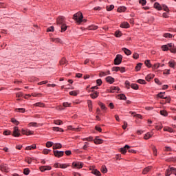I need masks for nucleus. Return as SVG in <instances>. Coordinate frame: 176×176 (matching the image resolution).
Here are the masks:
<instances>
[{"label":"nucleus","mask_w":176,"mask_h":176,"mask_svg":"<svg viewBox=\"0 0 176 176\" xmlns=\"http://www.w3.org/2000/svg\"><path fill=\"white\" fill-rule=\"evenodd\" d=\"M25 162L28 163V164H31L32 163V159L30 157L25 158Z\"/></svg>","instance_id":"6e6d98bb"},{"label":"nucleus","mask_w":176,"mask_h":176,"mask_svg":"<svg viewBox=\"0 0 176 176\" xmlns=\"http://www.w3.org/2000/svg\"><path fill=\"white\" fill-rule=\"evenodd\" d=\"M111 93H115V91H119L120 89L118 87H111Z\"/></svg>","instance_id":"f3484780"},{"label":"nucleus","mask_w":176,"mask_h":176,"mask_svg":"<svg viewBox=\"0 0 176 176\" xmlns=\"http://www.w3.org/2000/svg\"><path fill=\"white\" fill-rule=\"evenodd\" d=\"M152 135H153L148 132L144 135V140H149V138H151V137H152Z\"/></svg>","instance_id":"a878e982"},{"label":"nucleus","mask_w":176,"mask_h":176,"mask_svg":"<svg viewBox=\"0 0 176 176\" xmlns=\"http://www.w3.org/2000/svg\"><path fill=\"white\" fill-rule=\"evenodd\" d=\"M82 141H93V137L90 136L89 138H83Z\"/></svg>","instance_id":"13d9d810"},{"label":"nucleus","mask_w":176,"mask_h":176,"mask_svg":"<svg viewBox=\"0 0 176 176\" xmlns=\"http://www.w3.org/2000/svg\"><path fill=\"white\" fill-rule=\"evenodd\" d=\"M115 8V6L113 5H110L107 6V10L108 12H111V10H113V8Z\"/></svg>","instance_id":"e433bc0d"},{"label":"nucleus","mask_w":176,"mask_h":176,"mask_svg":"<svg viewBox=\"0 0 176 176\" xmlns=\"http://www.w3.org/2000/svg\"><path fill=\"white\" fill-rule=\"evenodd\" d=\"M94 142V144H102V142H104V140L100 139V138L98 136H97V137H96Z\"/></svg>","instance_id":"9b49d317"},{"label":"nucleus","mask_w":176,"mask_h":176,"mask_svg":"<svg viewBox=\"0 0 176 176\" xmlns=\"http://www.w3.org/2000/svg\"><path fill=\"white\" fill-rule=\"evenodd\" d=\"M162 9L165 11V12H169L170 10H168V7H167V6L166 5H163L162 6Z\"/></svg>","instance_id":"680f3d73"},{"label":"nucleus","mask_w":176,"mask_h":176,"mask_svg":"<svg viewBox=\"0 0 176 176\" xmlns=\"http://www.w3.org/2000/svg\"><path fill=\"white\" fill-rule=\"evenodd\" d=\"M101 172L103 174H106V173H108V169H107V166H105L104 165H102L101 168Z\"/></svg>","instance_id":"b1692460"},{"label":"nucleus","mask_w":176,"mask_h":176,"mask_svg":"<svg viewBox=\"0 0 176 176\" xmlns=\"http://www.w3.org/2000/svg\"><path fill=\"white\" fill-rule=\"evenodd\" d=\"M169 64V67H170V68H174V67H175V61L174 60H170L168 62Z\"/></svg>","instance_id":"c756f323"},{"label":"nucleus","mask_w":176,"mask_h":176,"mask_svg":"<svg viewBox=\"0 0 176 176\" xmlns=\"http://www.w3.org/2000/svg\"><path fill=\"white\" fill-rule=\"evenodd\" d=\"M60 28H61V32H64L65 31H67V25H65V23H63V25H61Z\"/></svg>","instance_id":"7c9ffc66"},{"label":"nucleus","mask_w":176,"mask_h":176,"mask_svg":"<svg viewBox=\"0 0 176 176\" xmlns=\"http://www.w3.org/2000/svg\"><path fill=\"white\" fill-rule=\"evenodd\" d=\"M29 126L30 127H36L38 126V124L36 122H30L29 123Z\"/></svg>","instance_id":"603ef678"},{"label":"nucleus","mask_w":176,"mask_h":176,"mask_svg":"<svg viewBox=\"0 0 176 176\" xmlns=\"http://www.w3.org/2000/svg\"><path fill=\"white\" fill-rule=\"evenodd\" d=\"M96 83L98 86H101V85H102V80L101 79H98L96 80Z\"/></svg>","instance_id":"0e129e2a"},{"label":"nucleus","mask_w":176,"mask_h":176,"mask_svg":"<svg viewBox=\"0 0 176 176\" xmlns=\"http://www.w3.org/2000/svg\"><path fill=\"white\" fill-rule=\"evenodd\" d=\"M54 31V28L51 26L47 29V32H53Z\"/></svg>","instance_id":"5fc2aeb1"},{"label":"nucleus","mask_w":176,"mask_h":176,"mask_svg":"<svg viewBox=\"0 0 176 176\" xmlns=\"http://www.w3.org/2000/svg\"><path fill=\"white\" fill-rule=\"evenodd\" d=\"M131 87L134 90H138V85L137 84H132Z\"/></svg>","instance_id":"8fccbe9b"},{"label":"nucleus","mask_w":176,"mask_h":176,"mask_svg":"<svg viewBox=\"0 0 176 176\" xmlns=\"http://www.w3.org/2000/svg\"><path fill=\"white\" fill-rule=\"evenodd\" d=\"M34 107H40L41 108H43V107H45V104L42 102H37L36 104H34Z\"/></svg>","instance_id":"58836bf2"},{"label":"nucleus","mask_w":176,"mask_h":176,"mask_svg":"<svg viewBox=\"0 0 176 176\" xmlns=\"http://www.w3.org/2000/svg\"><path fill=\"white\" fill-rule=\"evenodd\" d=\"M138 83H140V85H146V81H145V80L139 79L138 80Z\"/></svg>","instance_id":"c03bdc74"},{"label":"nucleus","mask_w":176,"mask_h":176,"mask_svg":"<svg viewBox=\"0 0 176 176\" xmlns=\"http://www.w3.org/2000/svg\"><path fill=\"white\" fill-rule=\"evenodd\" d=\"M54 124H58V126L63 124V122L60 120H54Z\"/></svg>","instance_id":"f704fd0d"},{"label":"nucleus","mask_w":176,"mask_h":176,"mask_svg":"<svg viewBox=\"0 0 176 176\" xmlns=\"http://www.w3.org/2000/svg\"><path fill=\"white\" fill-rule=\"evenodd\" d=\"M59 167L60 168H67L68 167V165H67L65 164H60Z\"/></svg>","instance_id":"4d7b16f0"},{"label":"nucleus","mask_w":176,"mask_h":176,"mask_svg":"<svg viewBox=\"0 0 176 176\" xmlns=\"http://www.w3.org/2000/svg\"><path fill=\"white\" fill-rule=\"evenodd\" d=\"M122 52H124V54H126V56H130V54H131V51L125 47L122 48Z\"/></svg>","instance_id":"6ab92c4d"},{"label":"nucleus","mask_w":176,"mask_h":176,"mask_svg":"<svg viewBox=\"0 0 176 176\" xmlns=\"http://www.w3.org/2000/svg\"><path fill=\"white\" fill-rule=\"evenodd\" d=\"M83 167V163L82 162H73L72 163V168H82Z\"/></svg>","instance_id":"7ed1b4c3"},{"label":"nucleus","mask_w":176,"mask_h":176,"mask_svg":"<svg viewBox=\"0 0 176 176\" xmlns=\"http://www.w3.org/2000/svg\"><path fill=\"white\" fill-rule=\"evenodd\" d=\"M47 148H51V146H53V142H47L46 143Z\"/></svg>","instance_id":"bf43d9fd"},{"label":"nucleus","mask_w":176,"mask_h":176,"mask_svg":"<svg viewBox=\"0 0 176 176\" xmlns=\"http://www.w3.org/2000/svg\"><path fill=\"white\" fill-rule=\"evenodd\" d=\"M160 114L162 116H167L168 115V113H167V111H164V110H162L160 111Z\"/></svg>","instance_id":"de8ad7c7"},{"label":"nucleus","mask_w":176,"mask_h":176,"mask_svg":"<svg viewBox=\"0 0 176 176\" xmlns=\"http://www.w3.org/2000/svg\"><path fill=\"white\" fill-rule=\"evenodd\" d=\"M88 107L90 111H93V102L91 100H88Z\"/></svg>","instance_id":"393cba45"},{"label":"nucleus","mask_w":176,"mask_h":176,"mask_svg":"<svg viewBox=\"0 0 176 176\" xmlns=\"http://www.w3.org/2000/svg\"><path fill=\"white\" fill-rule=\"evenodd\" d=\"M78 93H79V91H72L69 92V94H70V96H78Z\"/></svg>","instance_id":"79ce46f5"},{"label":"nucleus","mask_w":176,"mask_h":176,"mask_svg":"<svg viewBox=\"0 0 176 176\" xmlns=\"http://www.w3.org/2000/svg\"><path fill=\"white\" fill-rule=\"evenodd\" d=\"M125 85H126V87H127L128 89H130V82H129V80L125 81Z\"/></svg>","instance_id":"774afa93"},{"label":"nucleus","mask_w":176,"mask_h":176,"mask_svg":"<svg viewBox=\"0 0 176 176\" xmlns=\"http://www.w3.org/2000/svg\"><path fill=\"white\" fill-rule=\"evenodd\" d=\"M120 67H113L112 68V71H115L116 72H118V71H120Z\"/></svg>","instance_id":"338daca9"},{"label":"nucleus","mask_w":176,"mask_h":176,"mask_svg":"<svg viewBox=\"0 0 176 176\" xmlns=\"http://www.w3.org/2000/svg\"><path fill=\"white\" fill-rule=\"evenodd\" d=\"M173 173V171L171 170V168L166 170V173H165V175L166 176H170L171 175V173Z\"/></svg>","instance_id":"a19ab883"},{"label":"nucleus","mask_w":176,"mask_h":176,"mask_svg":"<svg viewBox=\"0 0 176 176\" xmlns=\"http://www.w3.org/2000/svg\"><path fill=\"white\" fill-rule=\"evenodd\" d=\"M164 36L165 38H173V34H170V33H165L164 34Z\"/></svg>","instance_id":"864d4df0"},{"label":"nucleus","mask_w":176,"mask_h":176,"mask_svg":"<svg viewBox=\"0 0 176 176\" xmlns=\"http://www.w3.org/2000/svg\"><path fill=\"white\" fill-rule=\"evenodd\" d=\"M1 170L3 173H9V167L6 164L1 165Z\"/></svg>","instance_id":"1a4fd4ad"},{"label":"nucleus","mask_w":176,"mask_h":176,"mask_svg":"<svg viewBox=\"0 0 176 176\" xmlns=\"http://www.w3.org/2000/svg\"><path fill=\"white\" fill-rule=\"evenodd\" d=\"M22 133L25 134V135H32L34 132L32 131H22Z\"/></svg>","instance_id":"aec40b11"},{"label":"nucleus","mask_w":176,"mask_h":176,"mask_svg":"<svg viewBox=\"0 0 176 176\" xmlns=\"http://www.w3.org/2000/svg\"><path fill=\"white\" fill-rule=\"evenodd\" d=\"M144 64L148 68H151L152 67V64H151V60H145Z\"/></svg>","instance_id":"cd10ccee"},{"label":"nucleus","mask_w":176,"mask_h":176,"mask_svg":"<svg viewBox=\"0 0 176 176\" xmlns=\"http://www.w3.org/2000/svg\"><path fill=\"white\" fill-rule=\"evenodd\" d=\"M164 131H168L169 133H173L174 131V129H173V128H170V127H164Z\"/></svg>","instance_id":"2f4dec72"},{"label":"nucleus","mask_w":176,"mask_h":176,"mask_svg":"<svg viewBox=\"0 0 176 176\" xmlns=\"http://www.w3.org/2000/svg\"><path fill=\"white\" fill-rule=\"evenodd\" d=\"M119 100H126V96L124 94H120L118 96Z\"/></svg>","instance_id":"c9c22d12"},{"label":"nucleus","mask_w":176,"mask_h":176,"mask_svg":"<svg viewBox=\"0 0 176 176\" xmlns=\"http://www.w3.org/2000/svg\"><path fill=\"white\" fill-rule=\"evenodd\" d=\"M52 130H53L54 131H59V132H60V133L64 132V130H63V129L58 128V127H53V128H52Z\"/></svg>","instance_id":"bb28decb"},{"label":"nucleus","mask_w":176,"mask_h":176,"mask_svg":"<svg viewBox=\"0 0 176 176\" xmlns=\"http://www.w3.org/2000/svg\"><path fill=\"white\" fill-rule=\"evenodd\" d=\"M99 105H100L101 109H104V111H105V109H107V107H105L104 104L100 102V103H99Z\"/></svg>","instance_id":"e2e57ef3"},{"label":"nucleus","mask_w":176,"mask_h":176,"mask_svg":"<svg viewBox=\"0 0 176 176\" xmlns=\"http://www.w3.org/2000/svg\"><path fill=\"white\" fill-rule=\"evenodd\" d=\"M126 11V7H120L118 8L117 12H119L120 13H122V12Z\"/></svg>","instance_id":"473e14b6"},{"label":"nucleus","mask_w":176,"mask_h":176,"mask_svg":"<svg viewBox=\"0 0 176 176\" xmlns=\"http://www.w3.org/2000/svg\"><path fill=\"white\" fill-rule=\"evenodd\" d=\"M12 135L14 137H20V131L19 130V127L15 126L14 128Z\"/></svg>","instance_id":"39448f33"},{"label":"nucleus","mask_w":176,"mask_h":176,"mask_svg":"<svg viewBox=\"0 0 176 176\" xmlns=\"http://www.w3.org/2000/svg\"><path fill=\"white\" fill-rule=\"evenodd\" d=\"M127 149H130V146L126 144L124 147L120 148V152H121L122 155H126Z\"/></svg>","instance_id":"20e7f679"},{"label":"nucleus","mask_w":176,"mask_h":176,"mask_svg":"<svg viewBox=\"0 0 176 176\" xmlns=\"http://www.w3.org/2000/svg\"><path fill=\"white\" fill-rule=\"evenodd\" d=\"M152 170V166H147L143 169L142 174H148Z\"/></svg>","instance_id":"ddd939ff"},{"label":"nucleus","mask_w":176,"mask_h":176,"mask_svg":"<svg viewBox=\"0 0 176 176\" xmlns=\"http://www.w3.org/2000/svg\"><path fill=\"white\" fill-rule=\"evenodd\" d=\"M91 173L94 174V175H96V176H101V173L100 171H98V170H97V169H94L91 171Z\"/></svg>","instance_id":"412c9836"},{"label":"nucleus","mask_w":176,"mask_h":176,"mask_svg":"<svg viewBox=\"0 0 176 176\" xmlns=\"http://www.w3.org/2000/svg\"><path fill=\"white\" fill-rule=\"evenodd\" d=\"M115 36L117 37V38H120V36H122V32H120V31H116L115 32Z\"/></svg>","instance_id":"09e8293b"},{"label":"nucleus","mask_w":176,"mask_h":176,"mask_svg":"<svg viewBox=\"0 0 176 176\" xmlns=\"http://www.w3.org/2000/svg\"><path fill=\"white\" fill-rule=\"evenodd\" d=\"M123 59V56L120 54H118L114 59L115 65H119L122 64V60Z\"/></svg>","instance_id":"f03ea898"},{"label":"nucleus","mask_w":176,"mask_h":176,"mask_svg":"<svg viewBox=\"0 0 176 176\" xmlns=\"http://www.w3.org/2000/svg\"><path fill=\"white\" fill-rule=\"evenodd\" d=\"M121 28H130V24L127 22H123L120 24Z\"/></svg>","instance_id":"4468645a"},{"label":"nucleus","mask_w":176,"mask_h":176,"mask_svg":"<svg viewBox=\"0 0 176 176\" xmlns=\"http://www.w3.org/2000/svg\"><path fill=\"white\" fill-rule=\"evenodd\" d=\"M153 78H155V75L149 74L146 76V80H147V82H149L151 80V79H153Z\"/></svg>","instance_id":"4be33fe9"},{"label":"nucleus","mask_w":176,"mask_h":176,"mask_svg":"<svg viewBox=\"0 0 176 176\" xmlns=\"http://www.w3.org/2000/svg\"><path fill=\"white\" fill-rule=\"evenodd\" d=\"M73 19L79 23H82V21H84V23H86L87 21V20L86 19L83 20V14L80 12L74 14L73 16Z\"/></svg>","instance_id":"f257e3e1"},{"label":"nucleus","mask_w":176,"mask_h":176,"mask_svg":"<svg viewBox=\"0 0 176 176\" xmlns=\"http://www.w3.org/2000/svg\"><path fill=\"white\" fill-rule=\"evenodd\" d=\"M40 170L41 171L43 172V171H47L50 170H52V166H41L40 167Z\"/></svg>","instance_id":"9d476101"},{"label":"nucleus","mask_w":176,"mask_h":176,"mask_svg":"<svg viewBox=\"0 0 176 176\" xmlns=\"http://www.w3.org/2000/svg\"><path fill=\"white\" fill-rule=\"evenodd\" d=\"M26 151H31V149H36V145L33 144L32 146H28L25 148Z\"/></svg>","instance_id":"5701e85b"},{"label":"nucleus","mask_w":176,"mask_h":176,"mask_svg":"<svg viewBox=\"0 0 176 176\" xmlns=\"http://www.w3.org/2000/svg\"><path fill=\"white\" fill-rule=\"evenodd\" d=\"M129 113H131V115H134V116L138 118L139 119H141V118H142V116H141L140 114H135V112L133 111H130Z\"/></svg>","instance_id":"72a5a7b5"},{"label":"nucleus","mask_w":176,"mask_h":176,"mask_svg":"<svg viewBox=\"0 0 176 176\" xmlns=\"http://www.w3.org/2000/svg\"><path fill=\"white\" fill-rule=\"evenodd\" d=\"M11 122L12 123H14V124H16V126H18V124H20V122L19 121H17L16 119L14 118H12L11 119Z\"/></svg>","instance_id":"a18cd8bd"},{"label":"nucleus","mask_w":176,"mask_h":176,"mask_svg":"<svg viewBox=\"0 0 176 176\" xmlns=\"http://www.w3.org/2000/svg\"><path fill=\"white\" fill-rule=\"evenodd\" d=\"M57 24H60V25H63V24H65V18L64 16H58V18L56 20Z\"/></svg>","instance_id":"0eeeda50"},{"label":"nucleus","mask_w":176,"mask_h":176,"mask_svg":"<svg viewBox=\"0 0 176 176\" xmlns=\"http://www.w3.org/2000/svg\"><path fill=\"white\" fill-rule=\"evenodd\" d=\"M60 64V65H65V64H67V59H65V58H62Z\"/></svg>","instance_id":"49530a36"},{"label":"nucleus","mask_w":176,"mask_h":176,"mask_svg":"<svg viewBox=\"0 0 176 176\" xmlns=\"http://www.w3.org/2000/svg\"><path fill=\"white\" fill-rule=\"evenodd\" d=\"M91 98H97L98 97V92L96 91L94 94H91Z\"/></svg>","instance_id":"4c0bfd02"},{"label":"nucleus","mask_w":176,"mask_h":176,"mask_svg":"<svg viewBox=\"0 0 176 176\" xmlns=\"http://www.w3.org/2000/svg\"><path fill=\"white\" fill-rule=\"evenodd\" d=\"M163 94H164V93L160 92V93H159V94L157 95V97H159L160 98H162V99L164 100V98H166V97H164V95H163Z\"/></svg>","instance_id":"37998d69"},{"label":"nucleus","mask_w":176,"mask_h":176,"mask_svg":"<svg viewBox=\"0 0 176 176\" xmlns=\"http://www.w3.org/2000/svg\"><path fill=\"white\" fill-rule=\"evenodd\" d=\"M98 28V26H96V25H91L89 27V30H96Z\"/></svg>","instance_id":"69168bd1"},{"label":"nucleus","mask_w":176,"mask_h":176,"mask_svg":"<svg viewBox=\"0 0 176 176\" xmlns=\"http://www.w3.org/2000/svg\"><path fill=\"white\" fill-rule=\"evenodd\" d=\"M106 81L108 82V83H113V82H115V78L111 77V76H107L106 78Z\"/></svg>","instance_id":"dca6fc26"},{"label":"nucleus","mask_w":176,"mask_h":176,"mask_svg":"<svg viewBox=\"0 0 176 176\" xmlns=\"http://www.w3.org/2000/svg\"><path fill=\"white\" fill-rule=\"evenodd\" d=\"M54 155L56 157H61L64 156V151H54Z\"/></svg>","instance_id":"6e6552de"},{"label":"nucleus","mask_w":176,"mask_h":176,"mask_svg":"<svg viewBox=\"0 0 176 176\" xmlns=\"http://www.w3.org/2000/svg\"><path fill=\"white\" fill-rule=\"evenodd\" d=\"M154 8L155 9H157V10H162L163 8H162V6L157 2L154 3Z\"/></svg>","instance_id":"a211bd4d"},{"label":"nucleus","mask_w":176,"mask_h":176,"mask_svg":"<svg viewBox=\"0 0 176 176\" xmlns=\"http://www.w3.org/2000/svg\"><path fill=\"white\" fill-rule=\"evenodd\" d=\"M170 47H173V43H169L162 46V49L164 52H167V50H170Z\"/></svg>","instance_id":"423d86ee"},{"label":"nucleus","mask_w":176,"mask_h":176,"mask_svg":"<svg viewBox=\"0 0 176 176\" xmlns=\"http://www.w3.org/2000/svg\"><path fill=\"white\" fill-rule=\"evenodd\" d=\"M23 174H25V175H28V174H30V169L25 168L23 170Z\"/></svg>","instance_id":"052dcab7"},{"label":"nucleus","mask_w":176,"mask_h":176,"mask_svg":"<svg viewBox=\"0 0 176 176\" xmlns=\"http://www.w3.org/2000/svg\"><path fill=\"white\" fill-rule=\"evenodd\" d=\"M61 148H63V146L60 143H56L53 146L54 151H55V149H61Z\"/></svg>","instance_id":"2eb2a0df"},{"label":"nucleus","mask_w":176,"mask_h":176,"mask_svg":"<svg viewBox=\"0 0 176 176\" xmlns=\"http://www.w3.org/2000/svg\"><path fill=\"white\" fill-rule=\"evenodd\" d=\"M141 67H142V63H138V65L135 67V70L140 71V69H141Z\"/></svg>","instance_id":"ea45409f"},{"label":"nucleus","mask_w":176,"mask_h":176,"mask_svg":"<svg viewBox=\"0 0 176 176\" xmlns=\"http://www.w3.org/2000/svg\"><path fill=\"white\" fill-rule=\"evenodd\" d=\"M67 130H72V131H80V127L74 128L72 126H68Z\"/></svg>","instance_id":"f8f14e48"},{"label":"nucleus","mask_w":176,"mask_h":176,"mask_svg":"<svg viewBox=\"0 0 176 176\" xmlns=\"http://www.w3.org/2000/svg\"><path fill=\"white\" fill-rule=\"evenodd\" d=\"M15 111L21 112V113H24V112H25V109H24V108L15 109Z\"/></svg>","instance_id":"c85d7f7f"},{"label":"nucleus","mask_w":176,"mask_h":176,"mask_svg":"<svg viewBox=\"0 0 176 176\" xmlns=\"http://www.w3.org/2000/svg\"><path fill=\"white\" fill-rule=\"evenodd\" d=\"M139 3L142 5V6H145V5H146V0H140Z\"/></svg>","instance_id":"3c124183"}]
</instances>
